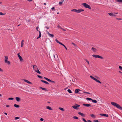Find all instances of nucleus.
Listing matches in <instances>:
<instances>
[{"instance_id":"1","label":"nucleus","mask_w":122,"mask_h":122,"mask_svg":"<svg viewBox=\"0 0 122 122\" xmlns=\"http://www.w3.org/2000/svg\"><path fill=\"white\" fill-rule=\"evenodd\" d=\"M111 103L112 105L122 111V107L118 104L114 102H111Z\"/></svg>"},{"instance_id":"2","label":"nucleus","mask_w":122,"mask_h":122,"mask_svg":"<svg viewBox=\"0 0 122 122\" xmlns=\"http://www.w3.org/2000/svg\"><path fill=\"white\" fill-rule=\"evenodd\" d=\"M33 68L35 71L38 73L40 74L41 72L39 71L37 66L36 65H33Z\"/></svg>"},{"instance_id":"3","label":"nucleus","mask_w":122,"mask_h":122,"mask_svg":"<svg viewBox=\"0 0 122 122\" xmlns=\"http://www.w3.org/2000/svg\"><path fill=\"white\" fill-rule=\"evenodd\" d=\"M81 5H83V6L86 8H88L90 9H91V8L90 5H88L86 3H82Z\"/></svg>"},{"instance_id":"4","label":"nucleus","mask_w":122,"mask_h":122,"mask_svg":"<svg viewBox=\"0 0 122 122\" xmlns=\"http://www.w3.org/2000/svg\"><path fill=\"white\" fill-rule=\"evenodd\" d=\"M98 50V48L97 47H96V48L92 47L91 49L92 51H93L94 53H96L97 51Z\"/></svg>"},{"instance_id":"5","label":"nucleus","mask_w":122,"mask_h":122,"mask_svg":"<svg viewBox=\"0 0 122 122\" xmlns=\"http://www.w3.org/2000/svg\"><path fill=\"white\" fill-rule=\"evenodd\" d=\"M80 106V105L76 104L75 105L73 106L72 107L74 109L77 110L79 109V108L78 107H79Z\"/></svg>"},{"instance_id":"6","label":"nucleus","mask_w":122,"mask_h":122,"mask_svg":"<svg viewBox=\"0 0 122 122\" xmlns=\"http://www.w3.org/2000/svg\"><path fill=\"white\" fill-rule=\"evenodd\" d=\"M17 55L19 58L20 59V61L21 62L23 61V60L21 56L20 55V54H17Z\"/></svg>"},{"instance_id":"7","label":"nucleus","mask_w":122,"mask_h":122,"mask_svg":"<svg viewBox=\"0 0 122 122\" xmlns=\"http://www.w3.org/2000/svg\"><path fill=\"white\" fill-rule=\"evenodd\" d=\"M83 105L84 106H85L86 107H91V105L90 104H89L84 103V104H83Z\"/></svg>"},{"instance_id":"8","label":"nucleus","mask_w":122,"mask_h":122,"mask_svg":"<svg viewBox=\"0 0 122 122\" xmlns=\"http://www.w3.org/2000/svg\"><path fill=\"white\" fill-rule=\"evenodd\" d=\"M100 115L102 116H104L106 117H108L109 116L108 114H106L102 113L100 114Z\"/></svg>"},{"instance_id":"9","label":"nucleus","mask_w":122,"mask_h":122,"mask_svg":"<svg viewBox=\"0 0 122 122\" xmlns=\"http://www.w3.org/2000/svg\"><path fill=\"white\" fill-rule=\"evenodd\" d=\"M108 14L109 15L111 16H116V15L114 14V13H109Z\"/></svg>"},{"instance_id":"10","label":"nucleus","mask_w":122,"mask_h":122,"mask_svg":"<svg viewBox=\"0 0 122 122\" xmlns=\"http://www.w3.org/2000/svg\"><path fill=\"white\" fill-rule=\"evenodd\" d=\"M79 91H81V90L80 89H76L75 90V92L76 93H79Z\"/></svg>"},{"instance_id":"11","label":"nucleus","mask_w":122,"mask_h":122,"mask_svg":"<svg viewBox=\"0 0 122 122\" xmlns=\"http://www.w3.org/2000/svg\"><path fill=\"white\" fill-rule=\"evenodd\" d=\"M23 80L24 81L26 82L27 83H28V84H32V83L29 81L28 80H26V79H23Z\"/></svg>"},{"instance_id":"12","label":"nucleus","mask_w":122,"mask_h":122,"mask_svg":"<svg viewBox=\"0 0 122 122\" xmlns=\"http://www.w3.org/2000/svg\"><path fill=\"white\" fill-rule=\"evenodd\" d=\"M78 114H79L82 117H85V114L82 113H81V112H79L78 113Z\"/></svg>"},{"instance_id":"13","label":"nucleus","mask_w":122,"mask_h":122,"mask_svg":"<svg viewBox=\"0 0 122 122\" xmlns=\"http://www.w3.org/2000/svg\"><path fill=\"white\" fill-rule=\"evenodd\" d=\"M8 56H5V62L6 63H8Z\"/></svg>"},{"instance_id":"14","label":"nucleus","mask_w":122,"mask_h":122,"mask_svg":"<svg viewBox=\"0 0 122 122\" xmlns=\"http://www.w3.org/2000/svg\"><path fill=\"white\" fill-rule=\"evenodd\" d=\"M41 82L44 83H45L46 84H49V83H48L47 81H45L43 80H41Z\"/></svg>"},{"instance_id":"15","label":"nucleus","mask_w":122,"mask_h":122,"mask_svg":"<svg viewBox=\"0 0 122 122\" xmlns=\"http://www.w3.org/2000/svg\"><path fill=\"white\" fill-rule=\"evenodd\" d=\"M15 99L16 101L18 102H19L20 100V99L19 97H16Z\"/></svg>"},{"instance_id":"16","label":"nucleus","mask_w":122,"mask_h":122,"mask_svg":"<svg viewBox=\"0 0 122 122\" xmlns=\"http://www.w3.org/2000/svg\"><path fill=\"white\" fill-rule=\"evenodd\" d=\"M24 41L23 40L21 42V47H23L24 44Z\"/></svg>"},{"instance_id":"17","label":"nucleus","mask_w":122,"mask_h":122,"mask_svg":"<svg viewBox=\"0 0 122 122\" xmlns=\"http://www.w3.org/2000/svg\"><path fill=\"white\" fill-rule=\"evenodd\" d=\"M14 106L16 108H19L20 107V106L18 105L15 104L14 105Z\"/></svg>"},{"instance_id":"18","label":"nucleus","mask_w":122,"mask_h":122,"mask_svg":"<svg viewBox=\"0 0 122 122\" xmlns=\"http://www.w3.org/2000/svg\"><path fill=\"white\" fill-rule=\"evenodd\" d=\"M55 59H56L57 58H58V55L57 54H55L53 55Z\"/></svg>"},{"instance_id":"19","label":"nucleus","mask_w":122,"mask_h":122,"mask_svg":"<svg viewBox=\"0 0 122 122\" xmlns=\"http://www.w3.org/2000/svg\"><path fill=\"white\" fill-rule=\"evenodd\" d=\"M40 88L42 89V90H45V91H48V90H47L46 88H43L42 87H40Z\"/></svg>"},{"instance_id":"20","label":"nucleus","mask_w":122,"mask_h":122,"mask_svg":"<svg viewBox=\"0 0 122 122\" xmlns=\"http://www.w3.org/2000/svg\"><path fill=\"white\" fill-rule=\"evenodd\" d=\"M46 108L50 110H52V108L49 106H47L46 107Z\"/></svg>"},{"instance_id":"21","label":"nucleus","mask_w":122,"mask_h":122,"mask_svg":"<svg viewBox=\"0 0 122 122\" xmlns=\"http://www.w3.org/2000/svg\"><path fill=\"white\" fill-rule=\"evenodd\" d=\"M90 116L91 117L93 118H95L96 117V116L93 114H91Z\"/></svg>"},{"instance_id":"22","label":"nucleus","mask_w":122,"mask_h":122,"mask_svg":"<svg viewBox=\"0 0 122 122\" xmlns=\"http://www.w3.org/2000/svg\"><path fill=\"white\" fill-rule=\"evenodd\" d=\"M64 0H62L59 3V4L60 5H61L62 3L64 1Z\"/></svg>"},{"instance_id":"23","label":"nucleus","mask_w":122,"mask_h":122,"mask_svg":"<svg viewBox=\"0 0 122 122\" xmlns=\"http://www.w3.org/2000/svg\"><path fill=\"white\" fill-rule=\"evenodd\" d=\"M71 11L72 12H76L77 13V10L74 9L71 10Z\"/></svg>"},{"instance_id":"24","label":"nucleus","mask_w":122,"mask_h":122,"mask_svg":"<svg viewBox=\"0 0 122 122\" xmlns=\"http://www.w3.org/2000/svg\"><path fill=\"white\" fill-rule=\"evenodd\" d=\"M92 102L93 103H97V101L95 100H93L92 99Z\"/></svg>"},{"instance_id":"25","label":"nucleus","mask_w":122,"mask_h":122,"mask_svg":"<svg viewBox=\"0 0 122 122\" xmlns=\"http://www.w3.org/2000/svg\"><path fill=\"white\" fill-rule=\"evenodd\" d=\"M92 56L95 58H98V55H93Z\"/></svg>"},{"instance_id":"26","label":"nucleus","mask_w":122,"mask_h":122,"mask_svg":"<svg viewBox=\"0 0 122 122\" xmlns=\"http://www.w3.org/2000/svg\"><path fill=\"white\" fill-rule=\"evenodd\" d=\"M49 36L52 38L54 36V35L52 34H50Z\"/></svg>"},{"instance_id":"27","label":"nucleus","mask_w":122,"mask_h":122,"mask_svg":"<svg viewBox=\"0 0 122 122\" xmlns=\"http://www.w3.org/2000/svg\"><path fill=\"white\" fill-rule=\"evenodd\" d=\"M95 81H96L97 82L99 83L100 84L102 83V82H100L99 80L97 79H96Z\"/></svg>"},{"instance_id":"28","label":"nucleus","mask_w":122,"mask_h":122,"mask_svg":"<svg viewBox=\"0 0 122 122\" xmlns=\"http://www.w3.org/2000/svg\"><path fill=\"white\" fill-rule=\"evenodd\" d=\"M90 77L91 78H92V79H93V80H94L95 81V80H96V78H95L94 77H93L91 76H90Z\"/></svg>"},{"instance_id":"29","label":"nucleus","mask_w":122,"mask_h":122,"mask_svg":"<svg viewBox=\"0 0 122 122\" xmlns=\"http://www.w3.org/2000/svg\"><path fill=\"white\" fill-rule=\"evenodd\" d=\"M86 99L88 100H89V101H90V100H91V101H92V99L91 98H86Z\"/></svg>"},{"instance_id":"30","label":"nucleus","mask_w":122,"mask_h":122,"mask_svg":"<svg viewBox=\"0 0 122 122\" xmlns=\"http://www.w3.org/2000/svg\"><path fill=\"white\" fill-rule=\"evenodd\" d=\"M13 29V27L12 26V27H11L9 29H8V30H9V31H10V30L12 31Z\"/></svg>"},{"instance_id":"31","label":"nucleus","mask_w":122,"mask_h":122,"mask_svg":"<svg viewBox=\"0 0 122 122\" xmlns=\"http://www.w3.org/2000/svg\"><path fill=\"white\" fill-rule=\"evenodd\" d=\"M39 36L38 37L40 38L41 37V32L40 31H39Z\"/></svg>"},{"instance_id":"32","label":"nucleus","mask_w":122,"mask_h":122,"mask_svg":"<svg viewBox=\"0 0 122 122\" xmlns=\"http://www.w3.org/2000/svg\"><path fill=\"white\" fill-rule=\"evenodd\" d=\"M39 36L38 37L40 38L41 37V32L40 31H39Z\"/></svg>"},{"instance_id":"33","label":"nucleus","mask_w":122,"mask_h":122,"mask_svg":"<svg viewBox=\"0 0 122 122\" xmlns=\"http://www.w3.org/2000/svg\"><path fill=\"white\" fill-rule=\"evenodd\" d=\"M67 91L68 92H69L70 93H72V92L71 91V90L70 89H69Z\"/></svg>"},{"instance_id":"34","label":"nucleus","mask_w":122,"mask_h":122,"mask_svg":"<svg viewBox=\"0 0 122 122\" xmlns=\"http://www.w3.org/2000/svg\"><path fill=\"white\" fill-rule=\"evenodd\" d=\"M118 2L122 3V0H116Z\"/></svg>"},{"instance_id":"35","label":"nucleus","mask_w":122,"mask_h":122,"mask_svg":"<svg viewBox=\"0 0 122 122\" xmlns=\"http://www.w3.org/2000/svg\"><path fill=\"white\" fill-rule=\"evenodd\" d=\"M81 10L80 9L77 10V13H79L81 12Z\"/></svg>"},{"instance_id":"36","label":"nucleus","mask_w":122,"mask_h":122,"mask_svg":"<svg viewBox=\"0 0 122 122\" xmlns=\"http://www.w3.org/2000/svg\"><path fill=\"white\" fill-rule=\"evenodd\" d=\"M59 109L61 110V111H63L64 110V109L62 108L59 107Z\"/></svg>"},{"instance_id":"37","label":"nucleus","mask_w":122,"mask_h":122,"mask_svg":"<svg viewBox=\"0 0 122 122\" xmlns=\"http://www.w3.org/2000/svg\"><path fill=\"white\" fill-rule=\"evenodd\" d=\"M82 92H83V93H87V94H90V93L89 92H84V91H82Z\"/></svg>"},{"instance_id":"38","label":"nucleus","mask_w":122,"mask_h":122,"mask_svg":"<svg viewBox=\"0 0 122 122\" xmlns=\"http://www.w3.org/2000/svg\"><path fill=\"white\" fill-rule=\"evenodd\" d=\"M37 76L39 78H41V79H42V76H40V75H37Z\"/></svg>"},{"instance_id":"39","label":"nucleus","mask_w":122,"mask_h":122,"mask_svg":"<svg viewBox=\"0 0 122 122\" xmlns=\"http://www.w3.org/2000/svg\"><path fill=\"white\" fill-rule=\"evenodd\" d=\"M85 60L86 62L88 63V64H89V61L87 60L86 59H85Z\"/></svg>"},{"instance_id":"40","label":"nucleus","mask_w":122,"mask_h":122,"mask_svg":"<svg viewBox=\"0 0 122 122\" xmlns=\"http://www.w3.org/2000/svg\"><path fill=\"white\" fill-rule=\"evenodd\" d=\"M98 58H100L101 59H103V57H102V56H101L99 55H98Z\"/></svg>"},{"instance_id":"41","label":"nucleus","mask_w":122,"mask_h":122,"mask_svg":"<svg viewBox=\"0 0 122 122\" xmlns=\"http://www.w3.org/2000/svg\"><path fill=\"white\" fill-rule=\"evenodd\" d=\"M14 99V98L12 97H10L8 98V100H13Z\"/></svg>"},{"instance_id":"42","label":"nucleus","mask_w":122,"mask_h":122,"mask_svg":"<svg viewBox=\"0 0 122 122\" xmlns=\"http://www.w3.org/2000/svg\"><path fill=\"white\" fill-rule=\"evenodd\" d=\"M119 67L120 70L122 71V67L121 66H119Z\"/></svg>"},{"instance_id":"43","label":"nucleus","mask_w":122,"mask_h":122,"mask_svg":"<svg viewBox=\"0 0 122 122\" xmlns=\"http://www.w3.org/2000/svg\"><path fill=\"white\" fill-rule=\"evenodd\" d=\"M82 120H83V121L84 122H87L86 120H85V119L84 118H82Z\"/></svg>"},{"instance_id":"44","label":"nucleus","mask_w":122,"mask_h":122,"mask_svg":"<svg viewBox=\"0 0 122 122\" xmlns=\"http://www.w3.org/2000/svg\"><path fill=\"white\" fill-rule=\"evenodd\" d=\"M73 118L75 119H78V117L76 116H74L73 117Z\"/></svg>"},{"instance_id":"45","label":"nucleus","mask_w":122,"mask_h":122,"mask_svg":"<svg viewBox=\"0 0 122 122\" xmlns=\"http://www.w3.org/2000/svg\"><path fill=\"white\" fill-rule=\"evenodd\" d=\"M20 118L18 117H15V120H16L17 119H19Z\"/></svg>"},{"instance_id":"46","label":"nucleus","mask_w":122,"mask_h":122,"mask_svg":"<svg viewBox=\"0 0 122 122\" xmlns=\"http://www.w3.org/2000/svg\"><path fill=\"white\" fill-rule=\"evenodd\" d=\"M55 41H56V42L58 43L59 44V43H60V42L57 39L55 40Z\"/></svg>"},{"instance_id":"47","label":"nucleus","mask_w":122,"mask_h":122,"mask_svg":"<svg viewBox=\"0 0 122 122\" xmlns=\"http://www.w3.org/2000/svg\"><path fill=\"white\" fill-rule=\"evenodd\" d=\"M60 27V29H62V30H63L65 31H66V30L64 29L63 28H62L61 27Z\"/></svg>"},{"instance_id":"48","label":"nucleus","mask_w":122,"mask_h":122,"mask_svg":"<svg viewBox=\"0 0 122 122\" xmlns=\"http://www.w3.org/2000/svg\"><path fill=\"white\" fill-rule=\"evenodd\" d=\"M51 9L53 11H55V7H52L51 8Z\"/></svg>"},{"instance_id":"49","label":"nucleus","mask_w":122,"mask_h":122,"mask_svg":"<svg viewBox=\"0 0 122 122\" xmlns=\"http://www.w3.org/2000/svg\"><path fill=\"white\" fill-rule=\"evenodd\" d=\"M40 120L41 121H43L44 119L43 118H40Z\"/></svg>"},{"instance_id":"50","label":"nucleus","mask_w":122,"mask_h":122,"mask_svg":"<svg viewBox=\"0 0 122 122\" xmlns=\"http://www.w3.org/2000/svg\"><path fill=\"white\" fill-rule=\"evenodd\" d=\"M4 14H3L2 12H0V15H4Z\"/></svg>"},{"instance_id":"51","label":"nucleus","mask_w":122,"mask_h":122,"mask_svg":"<svg viewBox=\"0 0 122 122\" xmlns=\"http://www.w3.org/2000/svg\"><path fill=\"white\" fill-rule=\"evenodd\" d=\"M94 121L95 122H100L98 121V120H94Z\"/></svg>"},{"instance_id":"52","label":"nucleus","mask_w":122,"mask_h":122,"mask_svg":"<svg viewBox=\"0 0 122 122\" xmlns=\"http://www.w3.org/2000/svg\"><path fill=\"white\" fill-rule=\"evenodd\" d=\"M63 46L64 47H65V49H66V50H67V48L64 45H63Z\"/></svg>"},{"instance_id":"53","label":"nucleus","mask_w":122,"mask_h":122,"mask_svg":"<svg viewBox=\"0 0 122 122\" xmlns=\"http://www.w3.org/2000/svg\"><path fill=\"white\" fill-rule=\"evenodd\" d=\"M46 32H47V34H48V35H49V34H50L49 33L48 31H47V30H46Z\"/></svg>"},{"instance_id":"54","label":"nucleus","mask_w":122,"mask_h":122,"mask_svg":"<svg viewBox=\"0 0 122 122\" xmlns=\"http://www.w3.org/2000/svg\"><path fill=\"white\" fill-rule=\"evenodd\" d=\"M39 28V27L38 26H37V27H36V30L37 31H39L38 30V29Z\"/></svg>"},{"instance_id":"55","label":"nucleus","mask_w":122,"mask_h":122,"mask_svg":"<svg viewBox=\"0 0 122 122\" xmlns=\"http://www.w3.org/2000/svg\"><path fill=\"white\" fill-rule=\"evenodd\" d=\"M72 45H74V46H76V45L74 43H73V42H72Z\"/></svg>"},{"instance_id":"56","label":"nucleus","mask_w":122,"mask_h":122,"mask_svg":"<svg viewBox=\"0 0 122 122\" xmlns=\"http://www.w3.org/2000/svg\"><path fill=\"white\" fill-rule=\"evenodd\" d=\"M44 78L47 81L48 80V79L46 77H44Z\"/></svg>"},{"instance_id":"57","label":"nucleus","mask_w":122,"mask_h":122,"mask_svg":"<svg viewBox=\"0 0 122 122\" xmlns=\"http://www.w3.org/2000/svg\"><path fill=\"white\" fill-rule=\"evenodd\" d=\"M116 19L117 20H122V19H121V18H116Z\"/></svg>"},{"instance_id":"58","label":"nucleus","mask_w":122,"mask_h":122,"mask_svg":"<svg viewBox=\"0 0 122 122\" xmlns=\"http://www.w3.org/2000/svg\"><path fill=\"white\" fill-rule=\"evenodd\" d=\"M51 82L53 83H55V82L54 81L51 80Z\"/></svg>"},{"instance_id":"59","label":"nucleus","mask_w":122,"mask_h":122,"mask_svg":"<svg viewBox=\"0 0 122 122\" xmlns=\"http://www.w3.org/2000/svg\"><path fill=\"white\" fill-rule=\"evenodd\" d=\"M47 81H49V82H51V80H50V79H48V80Z\"/></svg>"},{"instance_id":"60","label":"nucleus","mask_w":122,"mask_h":122,"mask_svg":"<svg viewBox=\"0 0 122 122\" xmlns=\"http://www.w3.org/2000/svg\"><path fill=\"white\" fill-rule=\"evenodd\" d=\"M87 121V122H92L90 120H88Z\"/></svg>"},{"instance_id":"61","label":"nucleus","mask_w":122,"mask_h":122,"mask_svg":"<svg viewBox=\"0 0 122 122\" xmlns=\"http://www.w3.org/2000/svg\"><path fill=\"white\" fill-rule=\"evenodd\" d=\"M81 10V11H84V10L83 9H80Z\"/></svg>"},{"instance_id":"62","label":"nucleus","mask_w":122,"mask_h":122,"mask_svg":"<svg viewBox=\"0 0 122 122\" xmlns=\"http://www.w3.org/2000/svg\"><path fill=\"white\" fill-rule=\"evenodd\" d=\"M59 44H60L62 46H63L64 45L63 44H62V43L60 42V43H59Z\"/></svg>"},{"instance_id":"63","label":"nucleus","mask_w":122,"mask_h":122,"mask_svg":"<svg viewBox=\"0 0 122 122\" xmlns=\"http://www.w3.org/2000/svg\"><path fill=\"white\" fill-rule=\"evenodd\" d=\"M45 27L47 29H49V27L48 26H46Z\"/></svg>"},{"instance_id":"64","label":"nucleus","mask_w":122,"mask_h":122,"mask_svg":"<svg viewBox=\"0 0 122 122\" xmlns=\"http://www.w3.org/2000/svg\"><path fill=\"white\" fill-rule=\"evenodd\" d=\"M27 1H28L29 2H31L33 0H27Z\"/></svg>"}]
</instances>
